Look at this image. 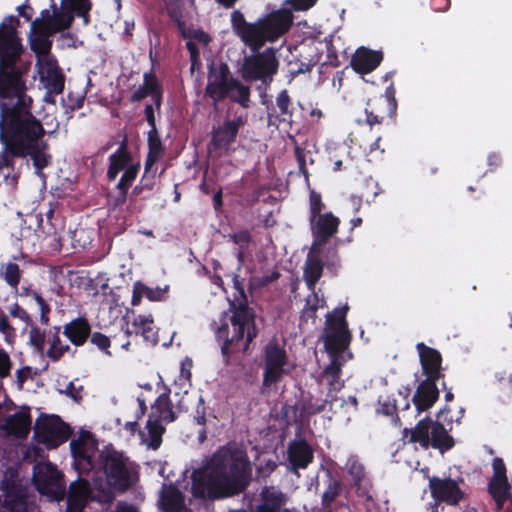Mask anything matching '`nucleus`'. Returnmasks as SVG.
Returning a JSON list of instances; mask_svg holds the SVG:
<instances>
[{"label": "nucleus", "mask_w": 512, "mask_h": 512, "mask_svg": "<svg viewBox=\"0 0 512 512\" xmlns=\"http://www.w3.org/2000/svg\"><path fill=\"white\" fill-rule=\"evenodd\" d=\"M20 20L8 15L0 23V173L16 184L20 172L16 159L30 157L35 174L52 164L43 123L32 113L33 99L27 94L32 62L18 33Z\"/></svg>", "instance_id": "nucleus-1"}, {"label": "nucleus", "mask_w": 512, "mask_h": 512, "mask_svg": "<svg viewBox=\"0 0 512 512\" xmlns=\"http://www.w3.org/2000/svg\"><path fill=\"white\" fill-rule=\"evenodd\" d=\"M192 495L217 499L243 493L252 480V465L245 449L235 442L219 447L191 474Z\"/></svg>", "instance_id": "nucleus-2"}, {"label": "nucleus", "mask_w": 512, "mask_h": 512, "mask_svg": "<svg viewBox=\"0 0 512 512\" xmlns=\"http://www.w3.org/2000/svg\"><path fill=\"white\" fill-rule=\"evenodd\" d=\"M235 288L242 297L241 301L230 302L231 315L228 321L221 318V325L215 332L217 342L220 344L223 363L230 365L231 358L238 353H246L253 340L258 336L255 319L256 313L249 307L244 289L238 279H235Z\"/></svg>", "instance_id": "nucleus-3"}, {"label": "nucleus", "mask_w": 512, "mask_h": 512, "mask_svg": "<svg viewBox=\"0 0 512 512\" xmlns=\"http://www.w3.org/2000/svg\"><path fill=\"white\" fill-rule=\"evenodd\" d=\"M204 97L211 99L215 110L227 98L243 108H248L250 88L233 76L227 63L212 62L208 65Z\"/></svg>", "instance_id": "nucleus-4"}, {"label": "nucleus", "mask_w": 512, "mask_h": 512, "mask_svg": "<svg viewBox=\"0 0 512 512\" xmlns=\"http://www.w3.org/2000/svg\"><path fill=\"white\" fill-rule=\"evenodd\" d=\"M100 456L109 485L119 492L127 491L138 476L134 464L116 450L102 453Z\"/></svg>", "instance_id": "nucleus-5"}, {"label": "nucleus", "mask_w": 512, "mask_h": 512, "mask_svg": "<svg viewBox=\"0 0 512 512\" xmlns=\"http://www.w3.org/2000/svg\"><path fill=\"white\" fill-rule=\"evenodd\" d=\"M348 306L336 308L326 318L323 342L329 356H341L351 342V332L346 321Z\"/></svg>", "instance_id": "nucleus-6"}, {"label": "nucleus", "mask_w": 512, "mask_h": 512, "mask_svg": "<svg viewBox=\"0 0 512 512\" xmlns=\"http://www.w3.org/2000/svg\"><path fill=\"white\" fill-rule=\"evenodd\" d=\"M279 61L273 48H266L263 52H253L244 58L241 73L245 81H262L269 85L277 73Z\"/></svg>", "instance_id": "nucleus-7"}, {"label": "nucleus", "mask_w": 512, "mask_h": 512, "mask_svg": "<svg viewBox=\"0 0 512 512\" xmlns=\"http://www.w3.org/2000/svg\"><path fill=\"white\" fill-rule=\"evenodd\" d=\"M33 483L37 491L53 501L66 497L64 474L51 462L37 463L33 467Z\"/></svg>", "instance_id": "nucleus-8"}, {"label": "nucleus", "mask_w": 512, "mask_h": 512, "mask_svg": "<svg viewBox=\"0 0 512 512\" xmlns=\"http://www.w3.org/2000/svg\"><path fill=\"white\" fill-rule=\"evenodd\" d=\"M72 430L58 415H43L37 418L34 438L47 449H55L65 443Z\"/></svg>", "instance_id": "nucleus-9"}, {"label": "nucleus", "mask_w": 512, "mask_h": 512, "mask_svg": "<svg viewBox=\"0 0 512 512\" xmlns=\"http://www.w3.org/2000/svg\"><path fill=\"white\" fill-rule=\"evenodd\" d=\"M231 24L235 34L252 52L260 50L268 41L260 19L254 23L247 22L242 12L234 10L231 13Z\"/></svg>", "instance_id": "nucleus-10"}, {"label": "nucleus", "mask_w": 512, "mask_h": 512, "mask_svg": "<svg viewBox=\"0 0 512 512\" xmlns=\"http://www.w3.org/2000/svg\"><path fill=\"white\" fill-rule=\"evenodd\" d=\"M245 124L246 118L238 116L234 119H225L222 124L213 126L209 142L210 151L228 154Z\"/></svg>", "instance_id": "nucleus-11"}, {"label": "nucleus", "mask_w": 512, "mask_h": 512, "mask_svg": "<svg viewBox=\"0 0 512 512\" xmlns=\"http://www.w3.org/2000/svg\"><path fill=\"white\" fill-rule=\"evenodd\" d=\"M71 454L75 470L80 474H88L94 468L93 458L98 450L97 442L88 431L80 433L78 438L70 442Z\"/></svg>", "instance_id": "nucleus-12"}, {"label": "nucleus", "mask_w": 512, "mask_h": 512, "mask_svg": "<svg viewBox=\"0 0 512 512\" xmlns=\"http://www.w3.org/2000/svg\"><path fill=\"white\" fill-rule=\"evenodd\" d=\"M313 243L311 252L319 254L324 245L338 232L340 219L332 212H325L315 218H309Z\"/></svg>", "instance_id": "nucleus-13"}, {"label": "nucleus", "mask_w": 512, "mask_h": 512, "mask_svg": "<svg viewBox=\"0 0 512 512\" xmlns=\"http://www.w3.org/2000/svg\"><path fill=\"white\" fill-rule=\"evenodd\" d=\"M264 374L263 384L271 386L276 384L284 373V366L288 362L287 353L275 340L267 343L264 348Z\"/></svg>", "instance_id": "nucleus-14"}, {"label": "nucleus", "mask_w": 512, "mask_h": 512, "mask_svg": "<svg viewBox=\"0 0 512 512\" xmlns=\"http://www.w3.org/2000/svg\"><path fill=\"white\" fill-rule=\"evenodd\" d=\"M429 490L431 497L436 502L451 506L458 505L465 497V493L460 488L458 481L450 477L440 478L433 476L429 478Z\"/></svg>", "instance_id": "nucleus-15"}, {"label": "nucleus", "mask_w": 512, "mask_h": 512, "mask_svg": "<svg viewBox=\"0 0 512 512\" xmlns=\"http://www.w3.org/2000/svg\"><path fill=\"white\" fill-rule=\"evenodd\" d=\"M268 126L278 128L281 124L291 125L293 122L294 107L288 90H281L275 99V103L266 104Z\"/></svg>", "instance_id": "nucleus-16"}, {"label": "nucleus", "mask_w": 512, "mask_h": 512, "mask_svg": "<svg viewBox=\"0 0 512 512\" xmlns=\"http://www.w3.org/2000/svg\"><path fill=\"white\" fill-rule=\"evenodd\" d=\"M416 350L419 356L422 375L425 376V380L436 382L441 379L443 380L445 374L442 367L443 358L441 353L423 342L417 343Z\"/></svg>", "instance_id": "nucleus-17"}, {"label": "nucleus", "mask_w": 512, "mask_h": 512, "mask_svg": "<svg viewBox=\"0 0 512 512\" xmlns=\"http://www.w3.org/2000/svg\"><path fill=\"white\" fill-rule=\"evenodd\" d=\"M260 20L267 40L274 42L290 30L293 15L289 10L281 9L267 14Z\"/></svg>", "instance_id": "nucleus-18"}, {"label": "nucleus", "mask_w": 512, "mask_h": 512, "mask_svg": "<svg viewBox=\"0 0 512 512\" xmlns=\"http://www.w3.org/2000/svg\"><path fill=\"white\" fill-rule=\"evenodd\" d=\"M40 80L48 94H61L65 86V75L54 57L46 59L38 65Z\"/></svg>", "instance_id": "nucleus-19"}, {"label": "nucleus", "mask_w": 512, "mask_h": 512, "mask_svg": "<svg viewBox=\"0 0 512 512\" xmlns=\"http://www.w3.org/2000/svg\"><path fill=\"white\" fill-rule=\"evenodd\" d=\"M397 104L391 105L388 100L375 96L370 98L365 107V123L372 128L376 124H382L386 118L396 116Z\"/></svg>", "instance_id": "nucleus-20"}, {"label": "nucleus", "mask_w": 512, "mask_h": 512, "mask_svg": "<svg viewBox=\"0 0 512 512\" xmlns=\"http://www.w3.org/2000/svg\"><path fill=\"white\" fill-rule=\"evenodd\" d=\"M140 335L143 340L155 346L159 342L158 328L154 323L152 315H137L133 318L131 323L126 324L125 335Z\"/></svg>", "instance_id": "nucleus-21"}, {"label": "nucleus", "mask_w": 512, "mask_h": 512, "mask_svg": "<svg viewBox=\"0 0 512 512\" xmlns=\"http://www.w3.org/2000/svg\"><path fill=\"white\" fill-rule=\"evenodd\" d=\"M287 458L291 469H306L314 460V451L306 439H295L287 448Z\"/></svg>", "instance_id": "nucleus-22"}, {"label": "nucleus", "mask_w": 512, "mask_h": 512, "mask_svg": "<svg viewBox=\"0 0 512 512\" xmlns=\"http://www.w3.org/2000/svg\"><path fill=\"white\" fill-rule=\"evenodd\" d=\"M439 389L436 381L422 380L412 396V403L418 413L429 410L439 399Z\"/></svg>", "instance_id": "nucleus-23"}, {"label": "nucleus", "mask_w": 512, "mask_h": 512, "mask_svg": "<svg viewBox=\"0 0 512 512\" xmlns=\"http://www.w3.org/2000/svg\"><path fill=\"white\" fill-rule=\"evenodd\" d=\"M182 412L181 403L178 404L177 409L173 408L169 392L161 393L151 406V413L149 419L155 420L159 423H171L178 418V414Z\"/></svg>", "instance_id": "nucleus-24"}, {"label": "nucleus", "mask_w": 512, "mask_h": 512, "mask_svg": "<svg viewBox=\"0 0 512 512\" xmlns=\"http://www.w3.org/2000/svg\"><path fill=\"white\" fill-rule=\"evenodd\" d=\"M383 53L366 47L358 48L351 58V67L359 74L374 71L382 62Z\"/></svg>", "instance_id": "nucleus-25"}, {"label": "nucleus", "mask_w": 512, "mask_h": 512, "mask_svg": "<svg viewBox=\"0 0 512 512\" xmlns=\"http://www.w3.org/2000/svg\"><path fill=\"white\" fill-rule=\"evenodd\" d=\"M108 160L109 165L106 177L109 182L114 181L120 171L125 170L129 165L134 164L132 154L128 149V140L126 136L120 142L117 150L109 156Z\"/></svg>", "instance_id": "nucleus-26"}, {"label": "nucleus", "mask_w": 512, "mask_h": 512, "mask_svg": "<svg viewBox=\"0 0 512 512\" xmlns=\"http://www.w3.org/2000/svg\"><path fill=\"white\" fill-rule=\"evenodd\" d=\"M31 424L32 418L30 410L26 408L6 417L2 429L5 430L8 435L22 439L28 436Z\"/></svg>", "instance_id": "nucleus-27"}, {"label": "nucleus", "mask_w": 512, "mask_h": 512, "mask_svg": "<svg viewBox=\"0 0 512 512\" xmlns=\"http://www.w3.org/2000/svg\"><path fill=\"white\" fill-rule=\"evenodd\" d=\"M91 325L86 317L80 316L63 326V334L76 347L83 346L90 337Z\"/></svg>", "instance_id": "nucleus-28"}, {"label": "nucleus", "mask_w": 512, "mask_h": 512, "mask_svg": "<svg viewBox=\"0 0 512 512\" xmlns=\"http://www.w3.org/2000/svg\"><path fill=\"white\" fill-rule=\"evenodd\" d=\"M348 475L351 477V485L356 489L359 496L370 498L368 495L369 480L366 477L364 465L357 456H350L346 462Z\"/></svg>", "instance_id": "nucleus-29"}, {"label": "nucleus", "mask_w": 512, "mask_h": 512, "mask_svg": "<svg viewBox=\"0 0 512 512\" xmlns=\"http://www.w3.org/2000/svg\"><path fill=\"white\" fill-rule=\"evenodd\" d=\"M54 35L46 30L41 29H33L31 27V32L29 36L30 48L36 54L38 61L37 65H40L46 57L50 56V51L52 48V41L49 39L50 36Z\"/></svg>", "instance_id": "nucleus-30"}, {"label": "nucleus", "mask_w": 512, "mask_h": 512, "mask_svg": "<svg viewBox=\"0 0 512 512\" xmlns=\"http://www.w3.org/2000/svg\"><path fill=\"white\" fill-rule=\"evenodd\" d=\"M433 420L426 416L421 419L414 428L403 430V438H408L409 443H419L423 449L430 447V430Z\"/></svg>", "instance_id": "nucleus-31"}, {"label": "nucleus", "mask_w": 512, "mask_h": 512, "mask_svg": "<svg viewBox=\"0 0 512 512\" xmlns=\"http://www.w3.org/2000/svg\"><path fill=\"white\" fill-rule=\"evenodd\" d=\"M51 7L53 8V13L49 32L56 34L68 29L76 16L75 11L63 0L61 1L60 10L57 9L55 3Z\"/></svg>", "instance_id": "nucleus-32"}, {"label": "nucleus", "mask_w": 512, "mask_h": 512, "mask_svg": "<svg viewBox=\"0 0 512 512\" xmlns=\"http://www.w3.org/2000/svg\"><path fill=\"white\" fill-rule=\"evenodd\" d=\"M313 252L307 256L304 270H303V278L307 285V288L314 292L317 283L323 274L324 264L321 259L315 255H312Z\"/></svg>", "instance_id": "nucleus-33"}, {"label": "nucleus", "mask_w": 512, "mask_h": 512, "mask_svg": "<svg viewBox=\"0 0 512 512\" xmlns=\"http://www.w3.org/2000/svg\"><path fill=\"white\" fill-rule=\"evenodd\" d=\"M168 288H151L141 281H136L133 284V294L131 299L132 306H138L141 303L143 297H146L149 301H162L165 298Z\"/></svg>", "instance_id": "nucleus-34"}, {"label": "nucleus", "mask_w": 512, "mask_h": 512, "mask_svg": "<svg viewBox=\"0 0 512 512\" xmlns=\"http://www.w3.org/2000/svg\"><path fill=\"white\" fill-rule=\"evenodd\" d=\"M454 444L453 437L449 435L444 425L439 421H433L430 430V446L443 453L452 449Z\"/></svg>", "instance_id": "nucleus-35"}, {"label": "nucleus", "mask_w": 512, "mask_h": 512, "mask_svg": "<svg viewBox=\"0 0 512 512\" xmlns=\"http://www.w3.org/2000/svg\"><path fill=\"white\" fill-rule=\"evenodd\" d=\"M161 507L165 512H183L185 499L183 493L175 486H169L161 496Z\"/></svg>", "instance_id": "nucleus-36"}, {"label": "nucleus", "mask_w": 512, "mask_h": 512, "mask_svg": "<svg viewBox=\"0 0 512 512\" xmlns=\"http://www.w3.org/2000/svg\"><path fill=\"white\" fill-rule=\"evenodd\" d=\"M148 152L145 162L147 166H155V164L163 157L165 147L159 136L158 130L150 129L147 135Z\"/></svg>", "instance_id": "nucleus-37"}, {"label": "nucleus", "mask_w": 512, "mask_h": 512, "mask_svg": "<svg viewBox=\"0 0 512 512\" xmlns=\"http://www.w3.org/2000/svg\"><path fill=\"white\" fill-rule=\"evenodd\" d=\"M327 486L321 497L324 512H332V504L342 492V483L330 471H327Z\"/></svg>", "instance_id": "nucleus-38"}, {"label": "nucleus", "mask_w": 512, "mask_h": 512, "mask_svg": "<svg viewBox=\"0 0 512 512\" xmlns=\"http://www.w3.org/2000/svg\"><path fill=\"white\" fill-rule=\"evenodd\" d=\"M60 330L61 328L59 326H54L48 333L49 349L47 350L46 355L54 362L59 361L64 354L70 350V346L68 344L62 343Z\"/></svg>", "instance_id": "nucleus-39"}, {"label": "nucleus", "mask_w": 512, "mask_h": 512, "mask_svg": "<svg viewBox=\"0 0 512 512\" xmlns=\"http://www.w3.org/2000/svg\"><path fill=\"white\" fill-rule=\"evenodd\" d=\"M146 428L148 431L147 438H144L142 431H140V435L149 448L157 450L162 444V436L165 432V427L163 424L148 418Z\"/></svg>", "instance_id": "nucleus-40"}, {"label": "nucleus", "mask_w": 512, "mask_h": 512, "mask_svg": "<svg viewBox=\"0 0 512 512\" xmlns=\"http://www.w3.org/2000/svg\"><path fill=\"white\" fill-rule=\"evenodd\" d=\"M156 185V168L154 166H147L145 162L144 173L139 183L132 189L131 198H137L143 194L144 191H152Z\"/></svg>", "instance_id": "nucleus-41"}, {"label": "nucleus", "mask_w": 512, "mask_h": 512, "mask_svg": "<svg viewBox=\"0 0 512 512\" xmlns=\"http://www.w3.org/2000/svg\"><path fill=\"white\" fill-rule=\"evenodd\" d=\"M510 484L508 478L492 477L488 483V492L498 505H502L508 498Z\"/></svg>", "instance_id": "nucleus-42"}, {"label": "nucleus", "mask_w": 512, "mask_h": 512, "mask_svg": "<svg viewBox=\"0 0 512 512\" xmlns=\"http://www.w3.org/2000/svg\"><path fill=\"white\" fill-rule=\"evenodd\" d=\"M327 400L304 399L298 406V417L301 422L307 421L311 416L319 414L326 409Z\"/></svg>", "instance_id": "nucleus-43"}, {"label": "nucleus", "mask_w": 512, "mask_h": 512, "mask_svg": "<svg viewBox=\"0 0 512 512\" xmlns=\"http://www.w3.org/2000/svg\"><path fill=\"white\" fill-rule=\"evenodd\" d=\"M16 292L20 297H32L36 301L40 310V322L43 325H48L51 308L46 300L40 295V293H38L36 290H32L29 287H21L20 290H17Z\"/></svg>", "instance_id": "nucleus-44"}, {"label": "nucleus", "mask_w": 512, "mask_h": 512, "mask_svg": "<svg viewBox=\"0 0 512 512\" xmlns=\"http://www.w3.org/2000/svg\"><path fill=\"white\" fill-rule=\"evenodd\" d=\"M88 494L89 482L79 477L70 484L68 492H66L67 501L85 504Z\"/></svg>", "instance_id": "nucleus-45"}, {"label": "nucleus", "mask_w": 512, "mask_h": 512, "mask_svg": "<svg viewBox=\"0 0 512 512\" xmlns=\"http://www.w3.org/2000/svg\"><path fill=\"white\" fill-rule=\"evenodd\" d=\"M397 410L398 408L396 405V400L394 398L387 397L384 400H382L381 398L378 399L376 413L386 417H390L391 423L395 427H399L402 424L401 419L398 416Z\"/></svg>", "instance_id": "nucleus-46"}, {"label": "nucleus", "mask_w": 512, "mask_h": 512, "mask_svg": "<svg viewBox=\"0 0 512 512\" xmlns=\"http://www.w3.org/2000/svg\"><path fill=\"white\" fill-rule=\"evenodd\" d=\"M262 505H268V507L273 508L281 512V508L285 503V495L276 491L273 487H265L261 492Z\"/></svg>", "instance_id": "nucleus-47"}, {"label": "nucleus", "mask_w": 512, "mask_h": 512, "mask_svg": "<svg viewBox=\"0 0 512 512\" xmlns=\"http://www.w3.org/2000/svg\"><path fill=\"white\" fill-rule=\"evenodd\" d=\"M339 357L340 356H330L331 362L323 370V375L328 379L330 387L335 390L340 389V387H336L341 373Z\"/></svg>", "instance_id": "nucleus-48"}, {"label": "nucleus", "mask_w": 512, "mask_h": 512, "mask_svg": "<svg viewBox=\"0 0 512 512\" xmlns=\"http://www.w3.org/2000/svg\"><path fill=\"white\" fill-rule=\"evenodd\" d=\"M140 168V162H136L132 165H129L125 170H123L124 172L116 185V189L129 191V189L133 185V182L137 178Z\"/></svg>", "instance_id": "nucleus-49"}, {"label": "nucleus", "mask_w": 512, "mask_h": 512, "mask_svg": "<svg viewBox=\"0 0 512 512\" xmlns=\"http://www.w3.org/2000/svg\"><path fill=\"white\" fill-rule=\"evenodd\" d=\"M38 227L42 230V232L47 236L52 238V246L55 250L60 251L62 249V236L61 232L58 231L56 224L54 222H46L43 223V219L40 218Z\"/></svg>", "instance_id": "nucleus-50"}, {"label": "nucleus", "mask_w": 512, "mask_h": 512, "mask_svg": "<svg viewBox=\"0 0 512 512\" xmlns=\"http://www.w3.org/2000/svg\"><path fill=\"white\" fill-rule=\"evenodd\" d=\"M3 278L11 288L17 291L21 279V270L19 268V265L12 262L8 263L5 266Z\"/></svg>", "instance_id": "nucleus-51"}, {"label": "nucleus", "mask_w": 512, "mask_h": 512, "mask_svg": "<svg viewBox=\"0 0 512 512\" xmlns=\"http://www.w3.org/2000/svg\"><path fill=\"white\" fill-rule=\"evenodd\" d=\"M326 208L325 203L322 201V196L315 190H310L309 193V218H315L323 215L322 211Z\"/></svg>", "instance_id": "nucleus-52"}, {"label": "nucleus", "mask_w": 512, "mask_h": 512, "mask_svg": "<svg viewBox=\"0 0 512 512\" xmlns=\"http://www.w3.org/2000/svg\"><path fill=\"white\" fill-rule=\"evenodd\" d=\"M29 341L38 352H43L46 342V332L37 326L30 325Z\"/></svg>", "instance_id": "nucleus-53"}, {"label": "nucleus", "mask_w": 512, "mask_h": 512, "mask_svg": "<svg viewBox=\"0 0 512 512\" xmlns=\"http://www.w3.org/2000/svg\"><path fill=\"white\" fill-rule=\"evenodd\" d=\"M89 340L91 344L96 346L99 350L104 352L106 355H111L109 348L111 346V340L108 336L101 332H90Z\"/></svg>", "instance_id": "nucleus-54"}, {"label": "nucleus", "mask_w": 512, "mask_h": 512, "mask_svg": "<svg viewBox=\"0 0 512 512\" xmlns=\"http://www.w3.org/2000/svg\"><path fill=\"white\" fill-rule=\"evenodd\" d=\"M13 365L10 355L0 345V380L10 377Z\"/></svg>", "instance_id": "nucleus-55"}, {"label": "nucleus", "mask_w": 512, "mask_h": 512, "mask_svg": "<svg viewBox=\"0 0 512 512\" xmlns=\"http://www.w3.org/2000/svg\"><path fill=\"white\" fill-rule=\"evenodd\" d=\"M278 464L273 459L261 461L256 468V476L258 479H267L276 470Z\"/></svg>", "instance_id": "nucleus-56"}, {"label": "nucleus", "mask_w": 512, "mask_h": 512, "mask_svg": "<svg viewBox=\"0 0 512 512\" xmlns=\"http://www.w3.org/2000/svg\"><path fill=\"white\" fill-rule=\"evenodd\" d=\"M230 241L238 246L240 249H247L252 241V235L248 230H241L237 233L229 235Z\"/></svg>", "instance_id": "nucleus-57"}, {"label": "nucleus", "mask_w": 512, "mask_h": 512, "mask_svg": "<svg viewBox=\"0 0 512 512\" xmlns=\"http://www.w3.org/2000/svg\"><path fill=\"white\" fill-rule=\"evenodd\" d=\"M52 23V13L48 9H44L41 11V16L39 18H36L31 23V27L33 29H41V30H50V25Z\"/></svg>", "instance_id": "nucleus-58"}, {"label": "nucleus", "mask_w": 512, "mask_h": 512, "mask_svg": "<svg viewBox=\"0 0 512 512\" xmlns=\"http://www.w3.org/2000/svg\"><path fill=\"white\" fill-rule=\"evenodd\" d=\"M9 314L12 317L19 318L21 321H23L26 325H32L33 320L31 316L27 313L26 310H24L19 304L14 303L9 308Z\"/></svg>", "instance_id": "nucleus-59"}, {"label": "nucleus", "mask_w": 512, "mask_h": 512, "mask_svg": "<svg viewBox=\"0 0 512 512\" xmlns=\"http://www.w3.org/2000/svg\"><path fill=\"white\" fill-rule=\"evenodd\" d=\"M318 0H286L285 3L294 11H307L316 5Z\"/></svg>", "instance_id": "nucleus-60"}, {"label": "nucleus", "mask_w": 512, "mask_h": 512, "mask_svg": "<svg viewBox=\"0 0 512 512\" xmlns=\"http://www.w3.org/2000/svg\"><path fill=\"white\" fill-rule=\"evenodd\" d=\"M186 49L190 54L191 70H194L196 65H200V51L198 45L193 40H189L186 42Z\"/></svg>", "instance_id": "nucleus-61"}, {"label": "nucleus", "mask_w": 512, "mask_h": 512, "mask_svg": "<svg viewBox=\"0 0 512 512\" xmlns=\"http://www.w3.org/2000/svg\"><path fill=\"white\" fill-rule=\"evenodd\" d=\"M143 86L149 92V94H153L162 90L161 86L158 83L157 77L153 73H145L144 74V83Z\"/></svg>", "instance_id": "nucleus-62"}, {"label": "nucleus", "mask_w": 512, "mask_h": 512, "mask_svg": "<svg viewBox=\"0 0 512 512\" xmlns=\"http://www.w3.org/2000/svg\"><path fill=\"white\" fill-rule=\"evenodd\" d=\"M318 301H319L318 296L314 292L312 295V300H311V297L307 298L303 312L309 318H314L316 316V312L318 310Z\"/></svg>", "instance_id": "nucleus-63"}, {"label": "nucleus", "mask_w": 512, "mask_h": 512, "mask_svg": "<svg viewBox=\"0 0 512 512\" xmlns=\"http://www.w3.org/2000/svg\"><path fill=\"white\" fill-rule=\"evenodd\" d=\"M492 467H493V476L496 478H507L506 475V465L502 458L496 457L492 461Z\"/></svg>", "instance_id": "nucleus-64"}]
</instances>
